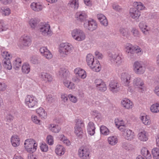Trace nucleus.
<instances>
[{
    "label": "nucleus",
    "instance_id": "obj_1",
    "mask_svg": "<svg viewBox=\"0 0 159 159\" xmlns=\"http://www.w3.org/2000/svg\"><path fill=\"white\" fill-rule=\"evenodd\" d=\"M38 143L36 141L33 139H26L24 143V147L28 152L33 153L35 152L37 149Z\"/></svg>",
    "mask_w": 159,
    "mask_h": 159
},
{
    "label": "nucleus",
    "instance_id": "obj_2",
    "mask_svg": "<svg viewBox=\"0 0 159 159\" xmlns=\"http://www.w3.org/2000/svg\"><path fill=\"white\" fill-rule=\"evenodd\" d=\"M108 58L110 61L116 66H118L122 65L124 63L122 57L118 53H109Z\"/></svg>",
    "mask_w": 159,
    "mask_h": 159
},
{
    "label": "nucleus",
    "instance_id": "obj_3",
    "mask_svg": "<svg viewBox=\"0 0 159 159\" xmlns=\"http://www.w3.org/2000/svg\"><path fill=\"white\" fill-rule=\"evenodd\" d=\"M25 105L30 108H35L38 106V100L34 96L28 95L25 97Z\"/></svg>",
    "mask_w": 159,
    "mask_h": 159
},
{
    "label": "nucleus",
    "instance_id": "obj_4",
    "mask_svg": "<svg viewBox=\"0 0 159 159\" xmlns=\"http://www.w3.org/2000/svg\"><path fill=\"white\" fill-rule=\"evenodd\" d=\"M120 77L121 81L128 87V91L132 92L134 90V88L129 85L131 79V75L128 72H124L121 74Z\"/></svg>",
    "mask_w": 159,
    "mask_h": 159
},
{
    "label": "nucleus",
    "instance_id": "obj_5",
    "mask_svg": "<svg viewBox=\"0 0 159 159\" xmlns=\"http://www.w3.org/2000/svg\"><path fill=\"white\" fill-rule=\"evenodd\" d=\"M73 49L72 45L68 43H62L59 45V52L62 54L67 55Z\"/></svg>",
    "mask_w": 159,
    "mask_h": 159
},
{
    "label": "nucleus",
    "instance_id": "obj_6",
    "mask_svg": "<svg viewBox=\"0 0 159 159\" xmlns=\"http://www.w3.org/2000/svg\"><path fill=\"white\" fill-rule=\"evenodd\" d=\"M71 35L74 39L78 41L84 40L86 38L85 34L80 29L74 30L71 32Z\"/></svg>",
    "mask_w": 159,
    "mask_h": 159
},
{
    "label": "nucleus",
    "instance_id": "obj_7",
    "mask_svg": "<svg viewBox=\"0 0 159 159\" xmlns=\"http://www.w3.org/2000/svg\"><path fill=\"white\" fill-rule=\"evenodd\" d=\"M90 152L89 149L85 146L80 147L78 150V155L81 159H89Z\"/></svg>",
    "mask_w": 159,
    "mask_h": 159
},
{
    "label": "nucleus",
    "instance_id": "obj_8",
    "mask_svg": "<svg viewBox=\"0 0 159 159\" xmlns=\"http://www.w3.org/2000/svg\"><path fill=\"white\" fill-rule=\"evenodd\" d=\"M84 126V124L83 120L80 119L76 120L75 126L74 128V133L77 136L79 137L83 134L82 127Z\"/></svg>",
    "mask_w": 159,
    "mask_h": 159
},
{
    "label": "nucleus",
    "instance_id": "obj_9",
    "mask_svg": "<svg viewBox=\"0 0 159 159\" xmlns=\"http://www.w3.org/2000/svg\"><path fill=\"white\" fill-rule=\"evenodd\" d=\"M133 85L134 88L138 89L141 92L144 91V83L141 78L139 77L134 78L133 80Z\"/></svg>",
    "mask_w": 159,
    "mask_h": 159
},
{
    "label": "nucleus",
    "instance_id": "obj_10",
    "mask_svg": "<svg viewBox=\"0 0 159 159\" xmlns=\"http://www.w3.org/2000/svg\"><path fill=\"white\" fill-rule=\"evenodd\" d=\"M39 30L42 34L44 36H50L52 34V32L50 29V26L48 24L45 23L42 25Z\"/></svg>",
    "mask_w": 159,
    "mask_h": 159
},
{
    "label": "nucleus",
    "instance_id": "obj_11",
    "mask_svg": "<svg viewBox=\"0 0 159 159\" xmlns=\"http://www.w3.org/2000/svg\"><path fill=\"white\" fill-rule=\"evenodd\" d=\"M134 71L137 74H142L145 72V67L140 62L138 61L134 62L133 66Z\"/></svg>",
    "mask_w": 159,
    "mask_h": 159
},
{
    "label": "nucleus",
    "instance_id": "obj_12",
    "mask_svg": "<svg viewBox=\"0 0 159 159\" xmlns=\"http://www.w3.org/2000/svg\"><path fill=\"white\" fill-rule=\"evenodd\" d=\"M21 40H22L21 44L19 46L20 48H23L24 47H29L32 44V39L31 37L29 35H24Z\"/></svg>",
    "mask_w": 159,
    "mask_h": 159
},
{
    "label": "nucleus",
    "instance_id": "obj_13",
    "mask_svg": "<svg viewBox=\"0 0 159 159\" xmlns=\"http://www.w3.org/2000/svg\"><path fill=\"white\" fill-rule=\"evenodd\" d=\"M84 27L87 30L93 31L97 28V24L95 21L91 19L87 22H84Z\"/></svg>",
    "mask_w": 159,
    "mask_h": 159
},
{
    "label": "nucleus",
    "instance_id": "obj_14",
    "mask_svg": "<svg viewBox=\"0 0 159 159\" xmlns=\"http://www.w3.org/2000/svg\"><path fill=\"white\" fill-rule=\"evenodd\" d=\"M109 87L110 91L114 93H117L120 89V85L116 80H111L109 84Z\"/></svg>",
    "mask_w": 159,
    "mask_h": 159
},
{
    "label": "nucleus",
    "instance_id": "obj_15",
    "mask_svg": "<svg viewBox=\"0 0 159 159\" xmlns=\"http://www.w3.org/2000/svg\"><path fill=\"white\" fill-rule=\"evenodd\" d=\"M120 103L123 107L127 110L132 109L134 106L132 101L126 98L123 99L121 101Z\"/></svg>",
    "mask_w": 159,
    "mask_h": 159
},
{
    "label": "nucleus",
    "instance_id": "obj_16",
    "mask_svg": "<svg viewBox=\"0 0 159 159\" xmlns=\"http://www.w3.org/2000/svg\"><path fill=\"white\" fill-rule=\"evenodd\" d=\"M39 51L43 56L48 60L51 59L53 57L52 53L48 49L47 47H43L39 49Z\"/></svg>",
    "mask_w": 159,
    "mask_h": 159
},
{
    "label": "nucleus",
    "instance_id": "obj_17",
    "mask_svg": "<svg viewBox=\"0 0 159 159\" xmlns=\"http://www.w3.org/2000/svg\"><path fill=\"white\" fill-rule=\"evenodd\" d=\"M75 17L77 21L82 22L87 18V15L84 11H79L75 13Z\"/></svg>",
    "mask_w": 159,
    "mask_h": 159
},
{
    "label": "nucleus",
    "instance_id": "obj_18",
    "mask_svg": "<svg viewBox=\"0 0 159 159\" xmlns=\"http://www.w3.org/2000/svg\"><path fill=\"white\" fill-rule=\"evenodd\" d=\"M116 127L120 131H123L125 129L126 125L125 121L120 119L116 118L115 120Z\"/></svg>",
    "mask_w": 159,
    "mask_h": 159
},
{
    "label": "nucleus",
    "instance_id": "obj_19",
    "mask_svg": "<svg viewBox=\"0 0 159 159\" xmlns=\"http://www.w3.org/2000/svg\"><path fill=\"white\" fill-rule=\"evenodd\" d=\"M89 66L93 71L98 72L101 68V66L99 61L97 59L94 61Z\"/></svg>",
    "mask_w": 159,
    "mask_h": 159
},
{
    "label": "nucleus",
    "instance_id": "obj_20",
    "mask_svg": "<svg viewBox=\"0 0 159 159\" xmlns=\"http://www.w3.org/2000/svg\"><path fill=\"white\" fill-rule=\"evenodd\" d=\"M122 134L125 139L129 140L133 139L135 137L134 132L129 129H127Z\"/></svg>",
    "mask_w": 159,
    "mask_h": 159
},
{
    "label": "nucleus",
    "instance_id": "obj_21",
    "mask_svg": "<svg viewBox=\"0 0 159 159\" xmlns=\"http://www.w3.org/2000/svg\"><path fill=\"white\" fill-rule=\"evenodd\" d=\"M11 142L12 146L14 147H16L20 145V139L18 136L14 135L11 138Z\"/></svg>",
    "mask_w": 159,
    "mask_h": 159
},
{
    "label": "nucleus",
    "instance_id": "obj_22",
    "mask_svg": "<svg viewBox=\"0 0 159 159\" xmlns=\"http://www.w3.org/2000/svg\"><path fill=\"white\" fill-rule=\"evenodd\" d=\"M148 133L145 130H143L138 133L137 137L138 139L141 141L145 142L148 139Z\"/></svg>",
    "mask_w": 159,
    "mask_h": 159
},
{
    "label": "nucleus",
    "instance_id": "obj_23",
    "mask_svg": "<svg viewBox=\"0 0 159 159\" xmlns=\"http://www.w3.org/2000/svg\"><path fill=\"white\" fill-rule=\"evenodd\" d=\"M55 152L57 155L61 156L63 155L65 152L66 149L63 145L58 144L55 147Z\"/></svg>",
    "mask_w": 159,
    "mask_h": 159
},
{
    "label": "nucleus",
    "instance_id": "obj_24",
    "mask_svg": "<svg viewBox=\"0 0 159 159\" xmlns=\"http://www.w3.org/2000/svg\"><path fill=\"white\" fill-rule=\"evenodd\" d=\"M36 113L39 116L41 119H45L47 117V113L44 109L40 107L36 110Z\"/></svg>",
    "mask_w": 159,
    "mask_h": 159
},
{
    "label": "nucleus",
    "instance_id": "obj_25",
    "mask_svg": "<svg viewBox=\"0 0 159 159\" xmlns=\"http://www.w3.org/2000/svg\"><path fill=\"white\" fill-rule=\"evenodd\" d=\"M30 7L31 9L35 11H41L43 8L39 2H32L31 4Z\"/></svg>",
    "mask_w": 159,
    "mask_h": 159
},
{
    "label": "nucleus",
    "instance_id": "obj_26",
    "mask_svg": "<svg viewBox=\"0 0 159 159\" xmlns=\"http://www.w3.org/2000/svg\"><path fill=\"white\" fill-rule=\"evenodd\" d=\"M139 26L144 34H149L150 29L149 27H148L145 23L143 22H140Z\"/></svg>",
    "mask_w": 159,
    "mask_h": 159
},
{
    "label": "nucleus",
    "instance_id": "obj_27",
    "mask_svg": "<svg viewBox=\"0 0 159 159\" xmlns=\"http://www.w3.org/2000/svg\"><path fill=\"white\" fill-rule=\"evenodd\" d=\"M75 74L81 78L84 79L86 77V74L85 70L79 68H76L75 70Z\"/></svg>",
    "mask_w": 159,
    "mask_h": 159
},
{
    "label": "nucleus",
    "instance_id": "obj_28",
    "mask_svg": "<svg viewBox=\"0 0 159 159\" xmlns=\"http://www.w3.org/2000/svg\"><path fill=\"white\" fill-rule=\"evenodd\" d=\"M143 123L145 125H149L151 124L149 117L147 115H141L139 117Z\"/></svg>",
    "mask_w": 159,
    "mask_h": 159
},
{
    "label": "nucleus",
    "instance_id": "obj_29",
    "mask_svg": "<svg viewBox=\"0 0 159 159\" xmlns=\"http://www.w3.org/2000/svg\"><path fill=\"white\" fill-rule=\"evenodd\" d=\"M39 77L43 80L48 82H51L53 79L52 76L50 74L45 72L41 73Z\"/></svg>",
    "mask_w": 159,
    "mask_h": 159
},
{
    "label": "nucleus",
    "instance_id": "obj_30",
    "mask_svg": "<svg viewBox=\"0 0 159 159\" xmlns=\"http://www.w3.org/2000/svg\"><path fill=\"white\" fill-rule=\"evenodd\" d=\"M129 12L130 16L136 20L138 19L140 15V12L134 8H130Z\"/></svg>",
    "mask_w": 159,
    "mask_h": 159
},
{
    "label": "nucleus",
    "instance_id": "obj_31",
    "mask_svg": "<svg viewBox=\"0 0 159 159\" xmlns=\"http://www.w3.org/2000/svg\"><path fill=\"white\" fill-rule=\"evenodd\" d=\"M141 155L146 159H151L152 156L149 151L147 148L143 147L141 148Z\"/></svg>",
    "mask_w": 159,
    "mask_h": 159
},
{
    "label": "nucleus",
    "instance_id": "obj_32",
    "mask_svg": "<svg viewBox=\"0 0 159 159\" xmlns=\"http://www.w3.org/2000/svg\"><path fill=\"white\" fill-rule=\"evenodd\" d=\"M87 129L88 133L90 135H93L95 134V128L93 122H90L88 124Z\"/></svg>",
    "mask_w": 159,
    "mask_h": 159
},
{
    "label": "nucleus",
    "instance_id": "obj_33",
    "mask_svg": "<svg viewBox=\"0 0 159 159\" xmlns=\"http://www.w3.org/2000/svg\"><path fill=\"white\" fill-rule=\"evenodd\" d=\"M64 85L69 89L74 90L75 88V84L72 82L67 79H65L63 81Z\"/></svg>",
    "mask_w": 159,
    "mask_h": 159
},
{
    "label": "nucleus",
    "instance_id": "obj_34",
    "mask_svg": "<svg viewBox=\"0 0 159 159\" xmlns=\"http://www.w3.org/2000/svg\"><path fill=\"white\" fill-rule=\"evenodd\" d=\"M2 65L4 68L6 70H10L12 69V65L9 58L3 60Z\"/></svg>",
    "mask_w": 159,
    "mask_h": 159
},
{
    "label": "nucleus",
    "instance_id": "obj_35",
    "mask_svg": "<svg viewBox=\"0 0 159 159\" xmlns=\"http://www.w3.org/2000/svg\"><path fill=\"white\" fill-rule=\"evenodd\" d=\"M48 128L52 132L58 133L61 130V127L58 125L54 124H51L49 125Z\"/></svg>",
    "mask_w": 159,
    "mask_h": 159
},
{
    "label": "nucleus",
    "instance_id": "obj_36",
    "mask_svg": "<svg viewBox=\"0 0 159 159\" xmlns=\"http://www.w3.org/2000/svg\"><path fill=\"white\" fill-rule=\"evenodd\" d=\"M133 6L136 10L143 11L145 10V7L144 5L141 2H135L133 3Z\"/></svg>",
    "mask_w": 159,
    "mask_h": 159
},
{
    "label": "nucleus",
    "instance_id": "obj_37",
    "mask_svg": "<svg viewBox=\"0 0 159 159\" xmlns=\"http://www.w3.org/2000/svg\"><path fill=\"white\" fill-rule=\"evenodd\" d=\"M97 17L101 23L104 26H107L108 25V21L106 17L101 14L97 15Z\"/></svg>",
    "mask_w": 159,
    "mask_h": 159
},
{
    "label": "nucleus",
    "instance_id": "obj_38",
    "mask_svg": "<svg viewBox=\"0 0 159 159\" xmlns=\"http://www.w3.org/2000/svg\"><path fill=\"white\" fill-rule=\"evenodd\" d=\"M68 6L74 9H78L79 6V0H70Z\"/></svg>",
    "mask_w": 159,
    "mask_h": 159
},
{
    "label": "nucleus",
    "instance_id": "obj_39",
    "mask_svg": "<svg viewBox=\"0 0 159 159\" xmlns=\"http://www.w3.org/2000/svg\"><path fill=\"white\" fill-rule=\"evenodd\" d=\"M59 75L62 76L64 79H67L69 78V73L68 71L64 68H61L59 71Z\"/></svg>",
    "mask_w": 159,
    "mask_h": 159
},
{
    "label": "nucleus",
    "instance_id": "obj_40",
    "mask_svg": "<svg viewBox=\"0 0 159 159\" xmlns=\"http://www.w3.org/2000/svg\"><path fill=\"white\" fill-rule=\"evenodd\" d=\"M107 141L109 144L113 146L117 143L118 139L116 136H111L108 138Z\"/></svg>",
    "mask_w": 159,
    "mask_h": 159
},
{
    "label": "nucleus",
    "instance_id": "obj_41",
    "mask_svg": "<svg viewBox=\"0 0 159 159\" xmlns=\"http://www.w3.org/2000/svg\"><path fill=\"white\" fill-rule=\"evenodd\" d=\"M0 12L3 16H8L10 14L11 11L10 9L7 7H2L0 8Z\"/></svg>",
    "mask_w": 159,
    "mask_h": 159
},
{
    "label": "nucleus",
    "instance_id": "obj_42",
    "mask_svg": "<svg viewBox=\"0 0 159 159\" xmlns=\"http://www.w3.org/2000/svg\"><path fill=\"white\" fill-rule=\"evenodd\" d=\"M150 110L152 113H157L159 112V103H154L151 105Z\"/></svg>",
    "mask_w": 159,
    "mask_h": 159
},
{
    "label": "nucleus",
    "instance_id": "obj_43",
    "mask_svg": "<svg viewBox=\"0 0 159 159\" xmlns=\"http://www.w3.org/2000/svg\"><path fill=\"white\" fill-rule=\"evenodd\" d=\"M135 46H133L131 44L127 43L125 46L126 52L128 53L134 54Z\"/></svg>",
    "mask_w": 159,
    "mask_h": 159
},
{
    "label": "nucleus",
    "instance_id": "obj_44",
    "mask_svg": "<svg viewBox=\"0 0 159 159\" xmlns=\"http://www.w3.org/2000/svg\"><path fill=\"white\" fill-rule=\"evenodd\" d=\"M22 62L21 59L17 58L13 61V65L14 68L16 70H17L21 66Z\"/></svg>",
    "mask_w": 159,
    "mask_h": 159
},
{
    "label": "nucleus",
    "instance_id": "obj_45",
    "mask_svg": "<svg viewBox=\"0 0 159 159\" xmlns=\"http://www.w3.org/2000/svg\"><path fill=\"white\" fill-rule=\"evenodd\" d=\"M94 60V57L91 54H89L87 55L86 61L88 66L91 64Z\"/></svg>",
    "mask_w": 159,
    "mask_h": 159
},
{
    "label": "nucleus",
    "instance_id": "obj_46",
    "mask_svg": "<svg viewBox=\"0 0 159 159\" xmlns=\"http://www.w3.org/2000/svg\"><path fill=\"white\" fill-rule=\"evenodd\" d=\"M22 71L23 73L28 74L30 71V67L27 63H24L22 67Z\"/></svg>",
    "mask_w": 159,
    "mask_h": 159
},
{
    "label": "nucleus",
    "instance_id": "obj_47",
    "mask_svg": "<svg viewBox=\"0 0 159 159\" xmlns=\"http://www.w3.org/2000/svg\"><path fill=\"white\" fill-rule=\"evenodd\" d=\"M152 153L153 158L154 159H159V149L156 148L152 150Z\"/></svg>",
    "mask_w": 159,
    "mask_h": 159
},
{
    "label": "nucleus",
    "instance_id": "obj_48",
    "mask_svg": "<svg viewBox=\"0 0 159 159\" xmlns=\"http://www.w3.org/2000/svg\"><path fill=\"white\" fill-rule=\"evenodd\" d=\"M30 26L32 29L35 28L37 26V21L36 19L32 18L28 21Z\"/></svg>",
    "mask_w": 159,
    "mask_h": 159
},
{
    "label": "nucleus",
    "instance_id": "obj_49",
    "mask_svg": "<svg viewBox=\"0 0 159 159\" xmlns=\"http://www.w3.org/2000/svg\"><path fill=\"white\" fill-rule=\"evenodd\" d=\"M101 133L102 134L105 135H107L109 134V130L105 126L102 125L100 128Z\"/></svg>",
    "mask_w": 159,
    "mask_h": 159
},
{
    "label": "nucleus",
    "instance_id": "obj_50",
    "mask_svg": "<svg viewBox=\"0 0 159 159\" xmlns=\"http://www.w3.org/2000/svg\"><path fill=\"white\" fill-rule=\"evenodd\" d=\"M41 151L43 152H46L48 150V148L47 144L44 143L40 144L39 146Z\"/></svg>",
    "mask_w": 159,
    "mask_h": 159
},
{
    "label": "nucleus",
    "instance_id": "obj_51",
    "mask_svg": "<svg viewBox=\"0 0 159 159\" xmlns=\"http://www.w3.org/2000/svg\"><path fill=\"white\" fill-rule=\"evenodd\" d=\"M47 143L50 145H52L54 144V139L51 135H48L46 138Z\"/></svg>",
    "mask_w": 159,
    "mask_h": 159
},
{
    "label": "nucleus",
    "instance_id": "obj_52",
    "mask_svg": "<svg viewBox=\"0 0 159 159\" xmlns=\"http://www.w3.org/2000/svg\"><path fill=\"white\" fill-rule=\"evenodd\" d=\"M1 55L4 58L3 59H7L8 58H9V59L12 57V56L11 54L9 53L8 52L6 51H4L2 52Z\"/></svg>",
    "mask_w": 159,
    "mask_h": 159
},
{
    "label": "nucleus",
    "instance_id": "obj_53",
    "mask_svg": "<svg viewBox=\"0 0 159 159\" xmlns=\"http://www.w3.org/2000/svg\"><path fill=\"white\" fill-rule=\"evenodd\" d=\"M31 120L35 124H40L41 121L38 117L35 115H32L31 116Z\"/></svg>",
    "mask_w": 159,
    "mask_h": 159
},
{
    "label": "nucleus",
    "instance_id": "obj_54",
    "mask_svg": "<svg viewBox=\"0 0 159 159\" xmlns=\"http://www.w3.org/2000/svg\"><path fill=\"white\" fill-rule=\"evenodd\" d=\"M97 89L99 91L102 92H104L106 91L107 89V86L105 82L103 84H102L101 86L98 87L97 88Z\"/></svg>",
    "mask_w": 159,
    "mask_h": 159
},
{
    "label": "nucleus",
    "instance_id": "obj_55",
    "mask_svg": "<svg viewBox=\"0 0 159 159\" xmlns=\"http://www.w3.org/2000/svg\"><path fill=\"white\" fill-rule=\"evenodd\" d=\"M8 28V26L3 22L0 20V32L6 30Z\"/></svg>",
    "mask_w": 159,
    "mask_h": 159
},
{
    "label": "nucleus",
    "instance_id": "obj_56",
    "mask_svg": "<svg viewBox=\"0 0 159 159\" xmlns=\"http://www.w3.org/2000/svg\"><path fill=\"white\" fill-rule=\"evenodd\" d=\"M105 82L102 80L100 79H96L94 82L96 88L101 86Z\"/></svg>",
    "mask_w": 159,
    "mask_h": 159
},
{
    "label": "nucleus",
    "instance_id": "obj_57",
    "mask_svg": "<svg viewBox=\"0 0 159 159\" xmlns=\"http://www.w3.org/2000/svg\"><path fill=\"white\" fill-rule=\"evenodd\" d=\"M135 52L139 55H141L143 53V51L138 46L135 45L134 49V53Z\"/></svg>",
    "mask_w": 159,
    "mask_h": 159
},
{
    "label": "nucleus",
    "instance_id": "obj_58",
    "mask_svg": "<svg viewBox=\"0 0 159 159\" xmlns=\"http://www.w3.org/2000/svg\"><path fill=\"white\" fill-rule=\"evenodd\" d=\"M68 97L70 101L73 103H76L77 102V98L76 97L71 94L68 95Z\"/></svg>",
    "mask_w": 159,
    "mask_h": 159
},
{
    "label": "nucleus",
    "instance_id": "obj_59",
    "mask_svg": "<svg viewBox=\"0 0 159 159\" xmlns=\"http://www.w3.org/2000/svg\"><path fill=\"white\" fill-rule=\"evenodd\" d=\"M120 34L124 36H127L128 35V31L127 29L121 28L120 30Z\"/></svg>",
    "mask_w": 159,
    "mask_h": 159
},
{
    "label": "nucleus",
    "instance_id": "obj_60",
    "mask_svg": "<svg viewBox=\"0 0 159 159\" xmlns=\"http://www.w3.org/2000/svg\"><path fill=\"white\" fill-rule=\"evenodd\" d=\"M132 33L135 37L139 36V32L138 30L135 28H133L131 30Z\"/></svg>",
    "mask_w": 159,
    "mask_h": 159
},
{
    "label": "nucleus",
    "instance_id": "obj_61",
    "mask_svg": "<svg viewBox=\"0 0 159 159\" xmlns=\"http://www.w3.org/2000/svg\"><path fill=\"white\" fill-rule=\"evenodd\" d=\"M7 87V85L4 83L0 82V91L5 90Z\"/></svg>",
    "mask_w": 159,
    "mask_h": 159
},
{
    "label": "nucleus",
    "instance_id": "obj_62",
    "mask_svg": "<svg viewBox=\"0 0 159 159\" xmlns=\"http://www.w3.org/2000/svg\"><path fill=\"white\" fill-rule=\"evenodd\" d=\"M13 0H0V2L2 4L7 5L11 3Z\"/></svg>",
    "mask_w": 159,
    "mask_h": 159
},
{
    "label": "nucleus",
    "instance_id": "obj_63",
    "mask_svg": "<svg viewBox=\"0 0 159 159\" xmlns=\"http://www.w3.org/2000/svg\"><path fill=\"white\" fill-rule=\"evenodd\" d=\"M95 56L98 59H100L102 58L103 55L98 51H96L95 52Z\"/></svg>",
    "mask_w": 159,
    "mask_h": 159
},
{
    "label": "nucleus",
    "instance_id": "obj_64",
    "mask_svg": "<svg viewBox=\"0 0 159 159\" xmlns=\"http://www.w3.org/2000/svg\"><path fill=\"white\" fill-rule=\"evenodd\" d=\"M14 119V117L13 116H12V115H11L10 114H9L7 115L6 117V120L7 122H9L12 121Z\"/></svg>",
    "mask_w": 159,
    "mask_h": 159
}]
</instances>
